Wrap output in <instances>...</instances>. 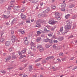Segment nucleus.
I'll list each match as a JSON object with an SVG mask.
<instances>
[{
    "mask_svg": "<svg viewBox=\"0 0 77 77\" xmlns=\"http://www.w3.org/2000/svg\"><path fill=\"white\" fill-rule=\"evenodd\" d=\"M54 57L53 56H50L48 57L47 58H54Z\"/></svg>",
    "mask_w": 77,
    "mask_h": 77,
    "instance_id": "obj_45",
    "label": "nucleus"
},
{
    "mask_svg": "<svg viewBox=\"0 0 77 77\" xmlns=\"http://www.w3.org/2000/svg\"><path fill=\"white\" fill-rule=\"evenodd\" d=\"M15 19H14L13 20V21L11 22V24H14V23H15Z\"/></svg>",
    "mask_w": 77,
    "mask_h": 77,
    "instance_id": "obj_43",
    "label": "nucleus"
},
{
    "mask_svg": "<svg viewBox=\"0 0 77 77\" xmlns=\"http://www.w3.org/2000/svg\"><path fill=\"white\" fill-rule=\"evenodd\" d=\"M67 25L65 26L64 33H67L69 31V29H70L71 27V23H70L69 20H67L66 21Z\"/></svg>",
    "mask_w": 77,
    "mask_h": 77,
    "instance_id": "obj_1",
    "label": "nucleus"
},
{
    "mask_svg": "<svg viewBox=\"0 0 77 77\" xmlns=\"http://www.w3.org/2000/svg\"><path fill=\"white\" fill-rule=\"evenodd\" d=\"M30 45L31 46V48H32V47H35V43L32 42L30 43Z\"/></svg>",
    "mask_w": 77,
    "mask_h": 77,
    "instance_id": "obj_13",
    "label": "nucleus"
},
{
    "mask_svg": "<svg viewBox=\"0 0 77 77\" xmlns=\"http://www.w3.org/2000/svg\"><path fill=\"white\" fill-rule=\"evenodd\" d=\"M61 48H62V47L61 46H58L57 47V49H58V50H60Z\"/></svg>",
    "mask_w": 77,
    "mask_h": 77,
    "instance_id": "obj_23",
    "label": "nucleus"
},
{
    "mask_svg": "<svg viewBox=\"0 0 77 77\" xmlns=\"http://www.w3.org/2000/svg\"><path fill=\"white\" fill-rule=\"evenodd\" d=\"M41 59H42L41 58H39L37 60H35V62H38V61H39V60H41Z\"/></svg>",
    "mask_w": 77,
    "mask_h": 77,
    "instance_id": "obj_37",
    "label": "nucleus"
},
{
    "mask_svg": "<svg viewBox=\"0 0 77 77\" xmlns=\"http://www.w3.org/2000/svg\"><path fill=\"white\" fill-rule=\"evenodd\" d=\"M62 61H64L65 60V59L64 58H62L61 59Z\"/></svg>",
    "mask_w": 77,
    "mask_h": 77,
    "instance_id": "obj_54",
    "label": "nucleus"
},
{
    "mask_svg": "<svg viewBox=\"0 0 77 77\" xmlns=\"http://www.w3.org/2000/svg\"><path fill=\"white\" fill-rule=\"evenodd\" d=\"M77 66H75V68H74V69H77Z\"/></svg>",
    "mask_w": 77,
    "mask_h": 77,
    "instance_id": "obj_64",
    "label": "nucleus"
},
{
    "mask_svg": "<svg viewBox=\"0 0 77 77\" xmlns=\"http://www.w3.org/2000/svg\"><path fill=\"white\" fill-rule=\"evenodd\" d=\"M42 23H45V21L43 20V21L42 22Z\"/></svg>",
    "mask_w": 77,
    "mask_h": 77,
    "instance_id": "obj_63",
    "label": "nucleus"
},
{
    "mask_svg": "<svg viewBox=\"0 0 77 77\" xmlns=\"http://www.w3.org/2000/svg\"><path fill=\"white\" fill-rule=\"evenodd\" d=\"M41 32H40L39 31H38L37 32V33L38 34V35H40V34H41Z\"/></svg>",
    "mask_w": 77,
    "mask_h": 77,
    "instance_id": "obj_41",
    "label": "nucleus"
},
{
    "mask_svg": "<svg viewBox=\"0 0 77 77\" xmlns=\"http://www.w3.org/2000/svg\"><path fill=\"white\" fill-rule=\"evenodd\" d=\"M36 42H39V41H41V37H39L36 40Z\"/></svg>",
    "mask_w": 77,
    "mask_h": 77,
    "instance_id": "obj_14",
    "label": "nucleus"
},
{
    "mask_svg": "<svg viewBox=\"0 0 77 77\" xmlns=\"http://www.w3.org/2000/svg\"><path fill=\"white\" fill-rule=\"evenodd\" d=\"M53 48H55V49H57V46L56 45H53Z\"/></svg>",
    "mask_w": 77,
    "mask_h": 77,
    "instance_id": "obj_28",
    "label": "nucleus"
},
{
    "mask_svg": "<svg viewBox=\"0 0 77 77\" xmlns=\"http://www.w3.org/2000/svg\"><path fill=\"white\" fill-rule=\"evenodd\" d=\"M61 11H63V12H65V8H62L60 9Z\"/></svg>",
    "mask_w": 77,
    "mask_h": 77,
    "instance_id": "obj_30",
    "label": "nucleus"
},
{
    "mask_svg": "<svg viewBox=\"0 0 77 77\" xmlns=\"http://www.w3.org/2000/svg\"><path fill=\"white\" fill-rule=\"evenodd\" d=\"M5 39L4 38H1L0 40V42H5Z\"/></svg>",
    "mask_w": 77,
    "mask_h": 77,
    "instance_id": "obj_25",
    "label": "nucleus"
},
{
    "mask_svg": "<svg viewBox=\"0 0 77 77\" xmlns=\"http://www.w3.org/2000/svg\"><path fill=\"white\" fill-rule=\"evenodd\" d=\"M38 2V0H33L32 1V3H37Z\"/></svg>",
    "mask_w": 77,
    "mask_h": 77,
    "instance_id": "obj_22",
    "label": "nucleus"
},
{
    "mask_svg": "<svg viewBox=\"0 0 77 77\" xmlns=\"http://www.w3.org/2000/svg\"><path fill=\"white\" fill-rule=\"evenodd\" d=\"M1 1L2 2H6V0H1Z\"/></svg>",
    "mask_w": 77,
    "mask_h": 77,
    "instance_id": "obj_60",
    "label": "nucleus"
},
{
    "mask_svg": "<svg viewBox=\"0 0 77 77\" xmlns=\"http://www.w3.org/2000/svg\"><path fill=\"white\" fill-rule=\"evenodd\" d=\"M50 46H51V45H49V44H47L45 45V47L46 48H49Z\"/></svg>",
    "mask_w": 77,
    "mask_h": 77,
    "instance_id": "obj_24",
    "label": "nucleus"
},
{
    "mask_svg": "<svg viewBox=\"0 0 77 77\" xmlns=\"http://www.w3.org/2000/svg\"><path fill=\"white\" fill-rule=\"evenodd\" d=\"M37 75H33V77H36Z\"/></svg>",
    "mask_w": 77,
    "mask_h": 77,
    "instance_id": "obj_62",
    "label": "nucleus"
},
{
    "mask_svg": "<svg viewBox=\"0 0 77 77\" xmlns=\"http://www.w3.org/2000/svg\"><path fill=\"white\" fill-rule=\"evenodd\" d=\"M41 16H42V15L41 14H38V17L39 18H41Z\"/></svg>",
    "mask_w": 77,
    "mask_h": 77,
    "instance_id": "obj_52",
    "label": "nucleus"
},
{
    "mask_svg": "<svg viewBox=\"0 0 77 77\" xmlns=\"http://www.w3.org/2000/svg\"><path fill=\"white\" fill-rule=\"evenodd\" d=\"M61 6L62 8H65L66 6V4L65 3H63L61 5Z\"/></svg>",
    "mask_w": 77,
    "mask_h": 77,
    "instance_id": "obj_12",
    "label": "nucleus"
},
{
    "mask_svg": "<svg viewBox=\"0 0 77 77\" xmlns=\"http://www.w3.org/2000/svg\"><path fill=\"white\" fill-rule=\"evenodd\" d=\"M27 37H25L24 39V43L25 45H29V42L27 40Z\"/></svg>",
    "mask_w": 77,
    "mask_h": 77,
    "instance_id": "obj_5",
    "label": "nucleus"
},
{
    "mask_svg": "<svg viewBox=\"0 0 77 77\" xmlns=\"http://www.w3.org/2000/svg\"><path fill=\"white\" fill-rule=\"evenodd\" d=\"M29 69L30 71H32V70L33 69V68H32V66H29Z\"/></svg>",
    "mask_w": 77,
    "mask_h": 77,
    "instance_id": "obj_18",
    "label": "nucleus"
},
{
    "mask_svg": "<svg viewBox=\"0 0 77 77\" xmlns=\"http://www.w3.org/2000/svg\"><path fill=\"white\" fill-rule=\"evenodd\" d=\"M57 62H60L61 60H60L59 59H58L57 60Z\"/></svg>",
    "mask_w": 77,
    "mask_h": 77,
    "instance_id": "obj_36",
    "label": "nucleus"
},
{
    "mask_svg": "<svg viewBox=\"0 0 77 77\" xmlns=\"http://www.w3.org/2000/svg\"><path fill=\"white\" fill-rule=\"evenodd\" d=\"M51 8L52 9H54L56 8V6L55 5H52L51 6Z\"/></svg>",
    "mask_w": 77,
    "mask_h": 77,
    "instance_id": "obj_32",
    "label": "nucleus"
},
{
    "mask_svg": "<svg viewBox=\"0 0 77 77\" xmlns=\"http://www.w3.org/2000/svg\"><path fill=\"white\" fill-rule=\"evenodd\" d=\"M44 41L45 42H49L51 44H53V40L51 39H50L49 38H46V39H44Z\"/></svg>",
    "mask_w": 77,
    "mask_h": 77,
    "instance_id": "obj_4",
    "label": "nucleus"
},
{
    "mask_svg": "<svg viewBox=\"0 0 77 77\" xmlns=\"http://www.w3.org/2000/svg\"><path fill=\"white\" fill-rule=\"evenodd\" d=\"M60 16V15H59V13L58 12H55V18H57V17H59Z\"/></svg>",
    "mask_w": 77,
    "mask_h": 77,
    "instance_id": "obj_10",
    "label": "nucleus"
},
{
    "mask_svg": "<svg viewBox=\"0 0 77 77\" xmlns=\"http://www.w3.org/2000/svg\"><path fill=\"white\" fill-rule=\"evenodd\" d=\"M49 11L50 8H48L47 9L43 11V13H44V14H47V13H48V12H49Z\"/></svg>",
    "mask_w": 77,
    "mask_h": 77,
    "instance_id": "obj_11",
    "label": "nucleus"
},
{
    "mask_svg": "<svg viewBox=\"0 0 77 77\" xmlns=\"http://www.w3.org/2000/svg\"><path fill=\"white\" fill-rule=\"evenodd\" d=\"M37 48L39 49V51L40 52H42V51H44V48L41 46V45H37Z\"/></svg>",
    "mask_w": 77,
    "mask_h": 77,
    "instance_id": "obj_3",
    "label": "nucleus"
},
{
    "mask_svg": "<svg viewBox=\"0 0 77 77\" xmlns=\"http://www.w3.org/2000/svg\"><path fill=\"white\" fill-rule=\"evenodd\" d=\"M1 72L2 73V74H6V72L5 71V70L1 71Z\"/></svg>",
    "mask_w": 77,
    "mask_h": 77,
    "instance_id": "obj_31",
    "label": "nucleus"
},
{
    "mask_svg": "<svg viewBox=\"0 0 77 77\" xmlns=\"http://www.w3.org/2000/svg\"><path fill=\"white\" fill-rule=\"evenodd\" d=\"M21 52L22 54H25L26 53V49L23 50Z\"/></svg>",
    "mask_w": 77,
    "mask_h": 77,
    "instance_id": "obj_21",
    "label": "nucleus"
},
{
    "mask_svg": "<svg viewBox=\"0 0 77 77\" xmlns=\"http://www.w3.org/2000/svg\"><path fill=\"white\" fill-rule=\"evenodd\" d=\"M47 28H45L44 30L45 31V32H47L48 31V30H47Z\"/></svg>",
    "mask_w": 77,
    "mask_h": 77,
    "instance_id": "obj_49",
    "label": "nucleus"
},
{
    "mask_svg": "<svg viewBox=\"0 0 77 77\" xmlns=\"http://www.w3.org/2000/svg\"><path fill=\"white\" fill-rule=\"evenodd\" d=\"M18 6H15V7L13 8V9L14 10H17V9H18Z\"/></svg>",
    "mask_w": 77,
    "mask_h": 77,
    "instance_id": "obj_26",
    "label": "nucleus"
},
{
    "mask_svg": "<svg viewBox=\"0 0 77 77\" xmlns=\"http://www.w3.org/2000/svg\"><path fill=\"white\" fill-rule=\"evenodd\" d=\"M23 77H28V76L26 75H23Z\"/></svg>",
    "mask_w": 77,
    "mask_h": 77,
    "instance_id": "obj_47",
    "label": "nucleus"
},
{
    "mask_svg": "<svg viewBox=\"0 0 77 77\" xmlns=\"http://www.w3.org/2000/svg\"><path fill=\"white\" fill-rule=\"evenodd\" d=\"M59 56H63V53L61 52L59 54Z\"/></svg>",
    "mask_w": 77,
    "mask_h": 77,
    "instance_id": "obj_35",
    "label": "nucleus"
},
{
    "mask_svg": "<svg viewBox=\"0 0 77 77\" xmlns=\"http://www.w3.org/2000/svg\"><path fill=\"white\" fill-rule=\"evenodd\" d=\"M10 44H11V42L9 41H7L5 42V46L6 47H8V46H9V45H10Z\"/></svg>",
    "mask_w": 77,
    "mask_h": 77,
    "instance_id": "obj_7",
    "label": "nucleus"
},
{
    "mask_svg": "<svg viewBox=\"0 0 77 77\" xmlns=\"http://www.w3.org/2000/svg\"><path fill=\"white\" fill-rule=\"evenodd\" d=\"M36 25H35V27H39L41 26V25L37 23V22L36 23Z\"/></svg>",
    "mask_w": 77,
    "mask_h": 77,
    "instance_id": "obj_17",
    "label": "nucleus"
},
{
    "mask_svg": "<svg viewBox=\"0 0 77 77\" xmlns=\"http://www.w3.org/2000/svg\"><path fill=\"white\" fill-rule=\"evenodd\" d=\"M74 4H71L69 5V8H71L74 7Z\"/></svg>",
    "mask_w": 77,
    "mask_h": 77,
    "instance_id": "obj_20",
    "label": "nucleus"
},
{
    "mask_svg": "<svg viewBox=\"0 0 77 77\" xmlns=\"http://www.w3.org/2000/svg\"><path fill=\"white\" fill-rule=\"evenodd\" d=\"M23 68L20 67L19 68V69L20 70H22V69H23Z\"/></svg>",
    "mask_w": 77,
    "mask_h": 77,
    "instance_id": "obj_59",
    "label": "nucleus"
},
{
    "mask_svg": "<svg viewBox=\"0 0 77 77\" xmlns=\"http://www.w3.org/2000/svg\"><path fill=\"white\" fill-rule=\"evenodd\" d=\"M14 53H13L12 54H13L12 57H13L14 58H15V55H14Z\"/></svg>",
    "mask_w": 77,
    "mask_h": 77,
    "instance_id": "obj_40",
    "label": "nucleus"
},
{
    "mask_svg": "<svg viewBox=\"0 0 77 77\" xmlns=\"http://www.w3.org/2000/svg\"><path fill=\"white\" fill-rule=\"evenodd\" d=\"M77 17V15H75L72 18L73 19H75Z\"/></svg>",
    "mask_w": 77,
    "mask_h": 77,
    "instance_id": "obj_34",
    "label": "nucleus"
},
{
    "mask_svg": "<svg viewBox=\"0 0 77 77\" xmlns=\"http://www.w3.org/2000/svg\"><path fill=\"white\" fill-rule=\"evenodd\" d=\"M63 27H61L60 28V32H62L63 31Z\"/></svg>",
    "mask_w": 77,
    "mask_h": 77,
    "instance_id": "obj_19",
    "label": "nucleus"
},
{
    "mask_svg": "<svg viewBox=\"0 0 77 77\" xmlns=\"http://www.w3.org/2000/svg\"><path fill=\"white\" fill-rule=\"evenodd\" d=\"M11 7H9L8 8V11H10V10H11Z\"/></svg>",
    "mask_w": 77,
    "mask_h": 77,
    "instance_id": "obj_53",
    "label": "nucleus"
},
{
    "mask_svg": "<svg viewBox=\"0 0 77 77\" xmlns=\"http://www.w3.org/2000/svg\"><path fill=\"white\" fill-rule=\"evenodd\" d=\"M26 23H30V20L26 21Z\"/></svg>",
    "mask_w": 77,
    "mask_h": 77,
    "instance_id": "obj_57",
    "label": "nucleus"
},
{
    "mask_svg": "<svg viewBox=\"0 0 77 77\" xmlns=\"http://www.w3.org/2000/svg\"><path fill=\"white\" fill-rule=\"evenodd\" d=\"M70 14H69L66 15L65 16V18H66V19H68V18H69V17H70Z\"/></svg>",
    "mask_w": 77,
    "mask_h": 77,
    "instance_id": "obj_16",
    "label": "nucleus"
},
{
    "mask_svg": "<svg viewBox=\"0 0 77 77\" xmlns=\"http://www.w3.org/2000/svg\"><path fill=\"white\" fill-rule=\"evenodd\" d=\"M24 11V9H22L21 10V12H23Z\"/></svg>",
    "mask_w": 77,
    "mask_h": 77,
    "instance_id": "obj_50",
    "label": "nucleus"
},
{
    "mask_svg": "<svg viewBox=\"0 0 77 77\" xmlns=\"http://www.w3.org/2000/svg\"><path fill=\"white\" fill-rule=\"evenodd\" d=\"M36 66L37 67H39V66H40L41 64L39 63H38L36 64Z\"/></svg>",
    "mask_w": 77,
    "mask_h": 77,
    "instance_id": "obj_33",
    "label": "nucleus"
},
{
    "mask_svg": "<svg viewBox=\"0 0 77 77\" xmlns=\"http://www.w3.org/2000/svg\"><path fill=\"white\" fill-rule=\"evenodd\" d=\"M40 5L41 6H42V5H43V2H41Z\"/></svg>",
    "mask_w": 77,
    "mask_h": 77,
    "instance_id": "obj_58",
    "label": "nucleus"
},
{
    "mask_svg": "<svg viewBox=\"0 0 77 77\" xmlns=\"http://www.w3.org/2000/svg\"><path fill=\"white\" fill-rule=\"evenodd\" d=\"M14 68V67H9L7 69V70L8 71H9L10 70H11V69H13Z\"/></svg>",
    "mask_w": 77,
    "mask_h": 77,
    "instance_id": "obj_27",
    "label": "nucleus"
},
{
    "mask_svg": "<svg viewBox=\"0 0 77 77\" xmlns=\"http://www.w3.org/2000/svg\"><path fill=\"white\" fill-rule=\"evenodd\" d=\"M1 36H3V35L4 34V32H1Z\"/></svg>",
    "mask_w": 77,
    "mask_h": 77,
    "instance_id": "obj_46",
    "label": "nucleus"
},
{
    "mask_svg": "<svg viewBox=\"0 0 77 77\" xmlns=\"http://www.w3.org/2000/svg\"><path fill=\"white\" fill-rule=\"evenodd\" d=\"M14 50V49H13L12 48H10L9 49V51H12V50Z\"/></svg>",
    "mask_w": 77,
    "mask_h": 77,
    "instance_id": "obj_39",
    "label": "nucleus"
},
{
    "mask_svg": "<svg viewBox=\"0 0 77 77\" xmlns=\"http://www.w3.org/2000/svg\"><path fill=\"white\" fill-rule=\"evenodd\" d=\"M20 32L21 33H22V34H24V33H25L24 31H20Z\"/></svg>",
    "mask_w": 77,
    "mask_h": 77,
    "instance_id": "obj_42",
    "label": "nucleus"
},
{
    "mask_svg": "<svg viewBox=\"0 0 77 77\" xmlns=\"http://www.w3.org/2000/svg\"><path fill=\"white\" fill-rule=\"evenodd\" d=\"M63 37H60L59 39V41H62V40H63Z\"/></svg>",
    "mask_w": 77,
    "mask_h": 77,
    "instance_id": "obj_29",
    "label": "nucleus"
},
{
    "mask_svg": "<svg viewBox=\"0 0 77 77\" xmlns=\"http://www.w3.org/2000/svg\"><path fill=\"white\" fill-rule=\"evenodd\" d=\"M48 36H50V37L52 36V35L51 34H48Z\"/></svg>",
    "mask_w": 77,
    "mask_h": 77,
    "instance_id": "obj_56",
    "label": "nucleus"
},
{
    "mask_svg": "<svg viewBox=\"0 0 77 77\" xmlns=\"http://www.w3.org/2000/svg\"><path fill=\"white\" fill-rule=\"evenodd\" d=\"M12 39H15V36L14 35H13L12 36Z\"/></svg>",
    "mask_w": 77,
    "mask_h": 77,
    "instance_id": "obj_51",
    "label": "nucleus"
},
{
    "mask_svg": "<svg viewBox=\"0 0 77 77\" xmlns=\"http://www.w3.org/2000/svg\"><path fill=\"white\" fill-rule=\"evenodd\" d=\"M10 8L12 7H14V5H10Z\"/></svg>",
    "mask_w": 77,
    "mask_h": 77,
    "instance_id": "obj_61",
    "label": "nucleus"
},
{
    "mask_svg": "<svg viewBox=\"0 0 77 77\" xmlns=\"http://www.w3.org/2000/svg\"><path fill=\"white\" fill-rule=\"evenodd\" d=\"M19 55L21 58H23V57H26V55H22L21 52L19 53Z\"/></svg>",
    "mask_w": 77,
    "mask_h": 77,
    "instance_id": "obj_9",
    "label": "nucleus"
},
{
    "mask_svg": "<svg viewBox=\"0 0 77 77\" xmlns=\"http://www.w3.org/2000/svg\"><path fill=\"white\" fill-rule=\"evenodd\" d=\"M11 40H12V42H15V39L12 38L11 39Z\"/></svg>",
    "mask_w": 77,
    "mask_h": 77,
    "instance_id": "obj_38",
    "label": "nucleus"
},
{
    "mask_svg": "<svg viewBox=\"0 0 77 77\" xmlns=\"http://www.w3.org/2000/svg\"><path fill=\"white\" fill-rule=\"evenodd\" d=\"M21 17L23 19V20H24L25 19H26V16L23 14H21Z\"/></svg>",
    "mask_w": 77,
    "mask_h": 77,
    "instance_id": "obj_8",
    "label": "nucleus"
},
{
    "mask_svg": "<svg viewBox=\"0 0 77 77\" xmlns=\"http://www.w3.org/2000/svg\"><path fill=\"white\" fill-rule=\"evenodd\" d=\"M9 60H10V58H5L4 59V60L5 62H8V61H9Z\"/></svg>",
    "mask_w": 77,
    "mask_h": 77,
    "instance_id": "obj_15",
    "label": "nucleus"
},
{
    "mask_svg": "<svg viewBox=\"0 0 77 77\" xmlns=\"http://www.w3.org/2000/svg\"><path fill=\"white\" fill-rule=\"evenodd\" d=\"M54 42H56V43H57L58 42V41L56 40H54Z\"/></svg>",
    "mask_w": 77,
    "mask_h": 77,
    "instance_id": "obj_44",
    "label": "nucleus"
},
{
    "mask_svg": "<svg viewBox=\"0 0 77 77\" xmlns=\"http://www.w3.org/2000/svg\"><path fill=\"white\" fill-rule=\"evenodd\" d=\"M10 14V11H8L7 12V15L3 14L2 15V17L4 18H5V19H8V18H9L10 17V15H9Z\"/></svg>",
    "mask_w": 77,
    "mask_h": 77,
    "instance_id": "obj_2",
    "label": "nucleus"
},
{
    "mask_svg": "<svg viewBox=\"0 0 77 77\" xmlns=\"http://www.w3.org/2000/svg\"><path fill=\"white\" fill-rule=\"evenodd\" d=\"M57 22L56 21H54L53 19H51L49 21V24H56V23Z\"/></svg>",
    "mask_w": 77,
    "mask_h": 77,
    "instance_id": "obj_6",
    "label": "nucleus"
},
{
    "mask_svg": "<svg viewBox=\"0 0 77 77\" xmlns=\"http://www.w3.org/2000/svg\"><path fill=\"white\" fill-rule=\"evenodd\" d=\"M26 2H27V1L26 0H24V1L22 2V3H23V4H24V3H25Z\"/></svg>",
    "mask_w": 77,
    "mask_h": 77,
    "instance_id": "obj_48",
    "label": "nucleus"
},
{
    "mask_svg": "<svg viewBox=\"0 0 77 77\" xmlns=\"http://www.w3.org/2000/svg\"><path fill=\"white\" fill-rule=\"evenodd\" d=\"M57 18L58 20H60V16H59L58 17H57Z\"/></svg>",
    "mask_w": 77,
    "mask_h": 77,
    "instance_id": "obj_55",
    "label": "nucleus"
}]
</instances>
